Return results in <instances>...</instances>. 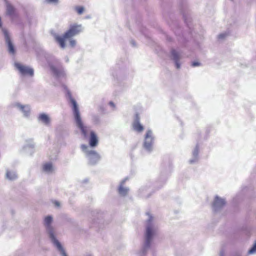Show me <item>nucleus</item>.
Returning a JSON list of instances; mask_svg holds the SVG:
<instances>
[{
  "label": "nucleus",
  "mask_w": 256,
  "mask_h": 256,
  "mask_svg": "<svg viewBox=\"0 0 256 256\" xmlns=\"http://www.w3.org/2000/svg\"><path fill=\"white\" fill-rule=\"evenodd\" d=\"M158 226L154 222L152 216H149L146 224L144 242L142 250L139 252V256H145L147 251L150 249L154 236L156 234Z\"/></svg>",
  "instance_id": "obj_1"
},
{
  "label": "nucleus",
  "mask_w": 256,
  "mask_h": 256,
  "mask_svg": "<svg viewBox=\"0 0 256 256\" xmlns=\"http://www.w3.org/2000/svg\"><path fill=\"white\" fill-rule=\"evenodd\" d=\"M66 97L69 102L72 104V110L76 125L78 128L84 138L88 136V130L86 126H84L80 114L78 104L76 100L72 98V95L68 90H66Z\"/></svg>",
  "instance_id": "obj_2"
},
{
  "label": "nucleus",
  "mask_w": 256,
  "mask_h": 256,
  "mask_svg": "<svg viewBox=\"0 0 256 256\" xmlns=\"http://www.w3.org/2000/svg\"><path fill=\"white\" fill-rule=\"evenodd\" d=\"M52 220V218L50 216L46 217L44 220V225L48 238L54 246L60 252L61 256H68L62 244L56 237L54 230L51 225Z\"/></svg>",
  "instance_id": "obj_3"
},
{
  "label": "nucleus",
  "mask_w": 256,
  "mask_h": 256,
  "mask_svg": "<svg viewBox=\"0 0 256 256\" xmlns=\"http://www.w3.org/2000/svg\"><path fill=\"white\" fill-rule=\"evenodd\" d=\"M81 148L82 150L86 153V156L90 164L94 165L100 160V155L96 150H90L87 145L82 144L81 146Z\"/></svg>",
  "instance_id": "obj_4"
},
{
  "label": "nucleus",
  "mask_w": 256,
  "mask_h": 256,
  "mask_svg": "<svg viewBox=\"0 0 256 256\" xmlns=\"http://www.w3.org/2000/svg\"><path fill=\"white\" fill-rule=\"evenodd\" d=\"M154 142V137L152 132L148 130L144 136L143 147L147 152H151L152 150Z\"/></svg>",
  "instance_id": "obj_5"
},
{
  "label": "nucleus",
  "mask_w": 256,
  "mask_h": 256,
  "mask_svg": "<svg viewBox=\"0 0 256 256\" xmlns=\"http://www.w3.org/2000/svg\"><path fill=\"white\" fill-rule=\"evenodd\" d=\"M82 31V27L80 24H71L69 29L64 34V38H72Z\"/></svg>",
  "instance_id": "obj_6"
},
{
  "label": "nucleus",
  "mask_w": 256,
  "mask_h": 256,
  "mask_svg": "<svg viewBox=\"0 0 256 256\" xmlns=\"http://www.w3.org/2000/svg\"><path fill=\"white\" fill-rule=\"evenodd\" d=\"M2 30L4 36L6 44L8 48V52L12 54H14L16 52V50L12 42L9 32L4 28H2Z\"/></svg>",
  "instance_id": "obj_7"
},
{
  "label": "nucleus",
  "mask_w": 256,
  "mask_h": 256,
  "mask_svg": "<svg viewBox=\"0 0 256 256\" xmlns=\"http://www.w3.org/2000/svg\"><path fill=\"white\" fill-rule=\"evenodd\" d=\"M14 66L22 76L28 75L30 76H34V70L18 62H15Z\"/></svg>",
  "instance_id": "obj_8"
},
{
  "label": "nucleus",
  "mask_w": 256,
  "mask_h": 256,
  "mask_svg": "<svg viewBox=\"0 0 256 256\" xmlns=\"http://www.w3.org/2000/svg\"><path fill=\"white\" fill-rule=\"evenodd\" d=\"M14 108H16L21 112L24 118H28L30 114V108L28 104H22L20 102H15L12 104Z\"/></svg>",
  "instance_id": "obj_9"
},
{
  "label": "nucleus",
  "mask_w": 256,
  "mask_h": 256,
  "mask_svg": "<svg viewBox=\"0 0 256 256\" xmlns=\"http://www.w3.org/2000/svg\"><path fill=\"white\" fill-rule=\"evenodd\" d=\"M226 200L224 198H220L218 196L214 198L212 204V209L215 212L220 210L226 204Z\"/></svg>",
  "instance_id": "obj_10"
},
{
  "label": "nucleus",
  "mask_w": 256,
  "mask_h": 256,
  "mask_svg": "<svg viewBox=\"0 0 256 256\" xmlns=\"http://www.w3.org/2000/svg\"><path fill=\"white\" fill-rule=\"evenodd\" d=\"M34 144L32 139L26 140V144L22 148V152L26 154L32 155L34 152Z\"/></svg>",
  "instance_id": "obj_11"
},
{
  "label": "nucleus",
  "mask_w": 256,
  "mask_h": 256,
  "mask_svg": "<svg viewBox=\"0 0 256 256\" xmlns=\"http://www.w3.org/2000/svg\"><path fill=\"white\" fill-rule=\"evenodd\" d=\"M170 54L171 59L174 62L176 68L179 69L180 68V64L179 62L181 58L180 54L174 49H172Z\"/></svg>",
  "instance_id": "obj_12"
},
{
  "label": "nucleus",
  "mask_w": 256,
  "mask_h": 256,
  "mask_svg": "<svg viewBox=\"0 0 256 256\" xmlns=\"http://www.w3.org/2000/svg\"><path fill=\"white\" fill-rule=\"evenodd\" d=\"M50 70L54 75L58 78L64 77L66 74L62 68H58L54 66H50Z\"/></svg>",
  "instance_id": "obj_13"
},
{
  "label": "nucleus",
  "mask_w": 256,
  "mask_h": 256,
  "mask_svg": "<svg viewBox=\"0 0 256 256\" xmlns=\"http://www.w3.org/2000/svg\"><path fill=\"white\" fill-rule=\"evenodd\" d=\"M38 120L46 126H49L50 123V116L45 113L40 114L38 117Z\"/></svg>",
  "instance_id": "obj_14"
},
{
  "label": "nucleus",
  "mask_w": 256,
  "mask_h": 256,
  "mask_svg": "<svg viewBox=\"0 0 256 256\" xmlns=\"http://www.w3.org/2000/svg\"><path fill=\"white\" fill-rule=\"evenodd\" d=\"M127 180H128V178H125L124 179L120 182V186L118 188V194L120 196H126L128 194V192L129 190V189L128 188L124 187V186H123L124 184L125 183V182Z\"/></svg>",
  "instance_id": "obj_15"
},
{
  "label": "nucleus",
  "mask_w": 256,
  "mask_h": 256,
  "mask_svg": "<svg viewBox=\"0 0 256 256\" xmlns=\"http://www.w3.org/2000/svg\"><path fill=\"white\" fill-rule=\"evenodd\" d=\"M89 144L92 148L96 147L98 144V138L97 136L94 131H90V132Z\"/></svg>",
  "instance_id": "obj_16"
},
{
  "label": "nucleus",
  "mask_w": 256,
  "mask_h": 256,
  "mask_svg": "<svg viewBox=\"0 0 256 256\" xmlns=\"http://www.w3.org/2000/svg\"><path fill=\"white\" fill-rule=\"evenodd\" d=\"M198 152H199V147L197 144L195 148H194L192 152V156L191 159L190 160L189 162L190 164H193L196 163L198 161Z\"/></svg>",
  "instance_id": "obj_17"
},
{
  "label": "nucleus",
  "mask_w": 256,
  "mask_h": 256,
  "mask_svg": "<svg viewBox=\"0 0 256 256\" xmlns=\"http://www.w3.org/2000/svg\"><path fill=\"white\" fill-rule=\"evenodd\" d=\"M6 177L10 180H14L18 178L17 174L15 172L10 171L8 170H6Z\"/></svg>",
  "instance_id": "obj_18"
},
{
  "label": "nucleus",
  "mask_w": 256,
  "mask_h": 256,
  "mask_svg": "<svg viewBox=\"0 0 256 256\" xmlns=\"http://www.w3.org/2000/svg\"><path fill=\"white\" fill-rule=\"evenodd\" d=\"M56 41L58 43L60 46L62 48H64L66 47V44L64 39L66 38H64V34L62 37L57 36L55 37Z\"/></svg>",
  "instance_id": "obj_19"
},
{
  "label": "nucleus",
  "mask_w": 256,
  "mask_h": 256,
  "mask_svg": "<svg viewBox=\"0 0 256 256\" xmlns=\"http://www.w3.org/2000/svg\"><path fill=\"white\" fill-rule=\"evenodd\" d=\"M6 7L7 14L10 16H14L15 12L14 8L8 2H6Z\"/></svg>",
  "instance_id": "obj_20"
},
{
  "label": "nucleus",
  "mask_w": 256,
  "mask_h": 256,
  "mask_svg": "<svg viewBox=\"0 0 256 256\" xmlns=\"http://www.w3.org/2000/svg\"><path fill=\"white\" fill-rule=\"evenodd\" d=\"M132 126L134 130L138 132H142L144 130V126L140 124V122L133 123Z\"/></svg>",
  "instance_id": "obj_21"
},
{
  "label": "nucleus",
  "mask_w": 256,
  "mask_h": 256,
  "mask_svg": "<svg viewBox=\"0 0 256 256\" xmlns=\"http://www.w3.org/2000/svg\"><path fill=\"white\" fill-rule=\"evenodd\" d=\"M43 170L44 171L47 172H51L53 170V168L51 163H46L44 164L43 166Z\"/></svg>",
  "instance_id": "obj_22"
},
{
  "label": "nucleus",
  "mask_w": 256,
  "mask_h": 256,
  "mask_svg": "<svg viewBox=\"0 0 256 256\" xmlns=\"http://www.w3.org/2000/svg\"><path fill=\"white\" fill-rule=\"evenodd\" d=\"M249 254H256V242L254 244L253 246L249 250L248 252Z\"/></svg>",
  "instance_id": "obj_23"
},
{
  "label": "nucleus",
  "mask_w": 256,
  "mask_h": 256,
  "mask_svg": "<svg viewBox=\"0 0 256 256\" xmlns=\"http://www.w3.org/2000/svg\"><path fill=\"white\" fill-rule=\"evenodd\" d=\"M76 10L79 14H81L84 11V8L82 6H76Z\"/></svg>",
  "instance_id": "obj_24"
},
{
  "label": "nucleus",
  "mask_w": 256,
  "mask_h": 256,
  "mask_svg": "<svg viewBox=\"0 0 256 256\" xmlns=\"http://www.w3.org/2000/svg\"><path fill=\"white\" fill-rule=\"evenodd\" d=\"M45 1L48 4H58L59 2L58 0H45Z\"/></svg>",
  "instance_id": "obj_25"
},
{
  "label": "nucleus",
  "mask_w": 256,
  "mask_h": 256,
  "mask_svg": "<svg viewBox=\"0 0 256 256\" xmlns=\"http://www.w3.org/2000/svg\"><path fill=\"white\" fill-rule=\"evenodd\" d=\"M140 122V118L138 114H136L135 115L134 120L133 123H138Z\"/></svg>",
  "instance_id": "obj_26"
},
{
  "label": "nucleus",
  "mask_w": 256,
  "mask_h": 256,
  "mask_svg": "<svg viewBox=\"0 0 256 256\" xmlns=\"http://www.w3.org/2000/svg\"><path fill=\"white\" fill-rule=\"evenodd\" d=\"M70 45L71 47L73 48L76 45V41L72 39L70 40Z\"/></svg>",
  "instance_id": "obj_27"
},
{
  "label": "nucleus",
  "mask_w": 256,
  "mask_h": 256,
  "mask_svg": "<svg viewBox=\"0 0 256 256\" xmlns=\"http://www.w3.org/2000/svg\"><path fill=\"white\" fill-rule=\"evenodd\" d=\"M201 64L198 62H194L192 63V66L193 67L200 66Z\"/></svg>",
  "instance_id": "obj_28"
},
{
  "label": "nucleus",
  "mask_w": 256,
  "mask_h": 256,
  "mask_svg": "<svg viewBox=\"0 0 256 256\" xmlns=\"http://www.w3.org/2000/svg\"><path fill=\"white\" fill-rule=\"evenodd\" d=\"M226 36V34H220L218 35V38L219 39H222V38H224Z\"/></svg>",
  "instance_id": "obj_29"
},
{
  "label": "nucleus",
  "mask_w": 256,
  "mask_h": 256,
  "mask_svg": "<svg viewBox=\"0 0 256 256\" xmlns=\"http://www.w3.org/2000/svg\"><path fill=\"white\" fill-rule=\"evenodd\" d=\"M54 204L55 206H56L57 208H58L60 206V203L58 201H54Z\"/></svg>",
  "instance_id": "obj_30"
},
{
  "label": "nucleus",
  "mask_w": 256,
  "mask_h": 256,
  "mask_svg": "<svg viewBox=\"0 0 256 256\" xmlns=\"http://www.w3.org/2000/svg\"><path fill=\"white\" fill-rule=\"evenodd\" d=\"M109 104H110V106H112L113 108H114L115 106V104L112 102H110Z\"/></svg>",
  "instance_id": "obj_31"
},
{
  "label": "nucleus",
  "mask_w": 256,
  "mask_h": 256,
  "mask_svg": "<svg viewBox=\"0 0 256 256\" xmlns=\"http://www.w3.org/2000/svg\"><path fill=\"white\" fill-rule=\"evenodd\" d=\"M94 120L96 122H99V118L98 116H94Z\"/></svg>",
  "instance_id": "obj_32"
},
{
  "label": "nucleus",
  "mask_w": 256,
  "mask_h": 256,
  "mask_svg": "<svg viewBox=\"0 0 256 256\" xmlns=\"http://www.w3.org/2000/svg\"><path fill=\"white\" fill-rule=\"evenodd\" d=\"M130 43L132 44L134 46H136V42H134V40H131Z\"/></svg>",
  "instance_id": "obj_33"
},
{
  "label": "nucleus",
  "mask_w": 256,
  "mask_h": 256,
  "mask_svg": "<svg viewBox=\"0 0 256 256\" xmlns=\"http://www.w3.org/2000/svg\"><path fill=\"white\" fill-rule=\"evenodd\" d=\"M220 256H224V252L223 250L220 252Z\"/></svg>",
  "instance_id": "obj_34"
},
{
  "label": "nucleus",
  "mask_w": 256,
  "mask_h": 256,
  "mask_svg": "<svg viewBox=\"0 0 256 256\" xmlns=\"http://www.w3.org/2000/svg\"><path fill=\"white\" fill-rule=\"evenodd\" d=\"M65 60H66V62H68V57H66V58H65Z\"/></svg>",
  "instance_id": "obj_35"
},
{
  "label": "nucleus",
  "mask_w": 256,
  "mask_h": 256,
  "mask_svg": "<svg viewBox=\"0 0 256 256\" xmlns=\"http://www.w3.org/2000/svg\"><path fill=\"white\" fill-rule=\"evenodd\" d=\"M86 256H92L91 254H88Z\"/></svg>",
  "instance_id": "obj_36"
}]
</instances>
